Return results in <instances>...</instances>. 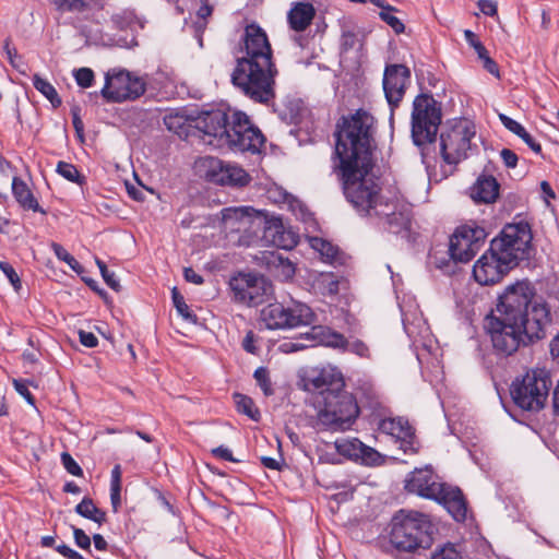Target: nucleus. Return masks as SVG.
Returning a JSON list of instances; mask_svg holds the SVG:
<instances>
[{
  "mask_svg": "<svg viewBox=\"0 0 559 559\" xmlns=\"http://www.w3.org/2000/svg\"><path fill=\"white\" fill-rule=\"evenodd\" d=\"M164 123L168 130L174 131L178 135L182 134V129L185 128V120H183L182 116H179V115L165 116Z\"/></svg>",
  "mask_w": 559,
  "mask_h": 559,
  "instance_id": "obj_44",
  "label": "nucleus"
},
{
  "mask_svg": "<svg viewBox=\"0 0 559 559\" xmlns=\"http://www.w3.org/2000/svg\"><path fill=\"white\" fill-rule=\"evenodd\" d=\"M477 7L487 16H493L498 12L497 3L491 0H478Z\"/></svg>",
  "mask_w": 559,
  "mask_h": 559,
  "instance_id": "obj_55",
  "label": "nucleus"
},
{
  "mask_svg": "<svg viewBox=\"0 0 559 559\" xmlns=\"http://www.w3.org/2000/svg\"><path fill=\"white\" fill-rule=\"evenodd\" d=\"M257 336L252 331H248L243 341L242 347L247 353L257 354L258 347L255 346Z\"/></svg>",
  "mask_w": 559,
  "mask_h": 559,
  "instance_id": "obj_59",
  "label": "nucleus"
},
{
  "mask_svg": "<svg viewBox=\"0 0 559 559\" xmlns=\"http://www.w3.org/2000/svg\"><path fill=\"white\" fill-rule=\"evenodd\" d=\"M305 389L318 392L319 406L314 428L319 431H345L359 415V407L353 396L343 390L341 373L332 368L312 370L305 378Z\"/></svg>",
  "mask_w": 559,
  "mask_h": 559,
  "instance_id": "obj_4",
  "label": "nucleus"
},
{
  "mask_svg": "<svg viewBox=\"0 0 559 559\" xmlns=\"http://www.w3.org/2000/svg\"><path fill=\"white\" fill-rule=\"evenodd\" d=\"M3 48L10 64L16 70L22 71L20 64L16 63V59L19 58L17 51L14 47H11V40L9 38L5 39Z\"/></svg>",
  "mask_w": 559,
  "mask_h": 559,
  "instance_id": "obj_58",
  "label": "nucleus"
},
{
  "mask_svg": "<svg viewBox=\"0 0 559 559\" xmlns=\"http://www.w3.org/2000/svg\"><path fill=\"white\" fill-rule=\"evenodd\" d=\"M76 84L83 88L91 87L94 82V72L90 68H80L74 71Z\"/></svg>",
  "mask_w": 559,
  "mask_h": 559,
  "instance_id": "obj_42",
  "label": "nucleus"
},
{
  "mask_svg": "<svg viewBox=\"0 0 559 559\" xmlns=\"http://www.w3.org/2000/svg\"><path fill=\"white\" fill-rule=\"evenodd\" d=\"M185 280L189 283H193L195 285L203 284V277L198 274L192 267H186L183 271Z\"/></svg>",
  "mask_w": 559,
  "mask_h": 559,
  "instance_id": "obj_63",
  "label": "nucleus"
},
{
  "mask_svg": "<svg viewBox=\"0 0 559 559\" xmlns=\"http://www.w3.org/2000/svg\"><path fill=\"white\" fill-rule=\"evenodd\" d=\"M234 401L236 403L237 411L239 413L248 416L249 418H251L252 420H255V421H258L260 419V412L254 406V402L252 401L251 397L240 394V393H235Z\"/></svg>",
  "mask_w": 559,
  "mask_h": 559,
  "instance_id": "obj_33",
  "label": "nucleus"
},
{
  "mask_svg": "<svg viewBox=\"0 0 559 559\" xmlns=\"http://www.w3.org/2000/svg\"><path fill=\"white\" fill-rule=\"evenodd\" d=\"M301 338L312 341L313 346L324 345L342 350L346 348L347 344V338L343 334L322 325L311 326L308 332L301 333Z\"/></svg>",
  "mask_w": 559,
  "mask_h": 559,
  "instance_id": "obj_23",
  "label": "nucleus"
},
{
  "mask_svg": "<svg viewBox=\"0 0 559 559\" xmlns=\"http://www.w3.org/2000/svg\"><path fill=\"white\" fill-rule=\"evenodd\" d=\"M420 497L431 499L441 504L456 521L467 519L468 507L463 491H416Z\"/></svg>",
  "mask_w": 559,
  "mask_h": 559,
  "instance_id": "obj_20",
  "label": "nucleus"
},
{
  "mask_svg": "<svg viewBox=\"0 0 559 559\" xmlns=\"http://www.w3.org/2000/svg\"><path fill=\"white\" fill-rule=\"evenodd\" d=\"M73 537L75 544L82 549H90L91 547V538L85 534V532L81 528L73 527Z\"/></svg>",
  "mask_w": 559,
  "mask_h": 559,
  "instance_id": "obj_53",
  "label": "nucleus"
},
{
  "mask_svg": "<svg viewBox=\"0 0 559 559\" xmlns=\"http://www.w3.org/2000/svg\"><path fill=\"white\" fill-rule=\"evenodd\" d=\"M79 338L83 346L94 348L98 344V340L94 333L84 330L79 331Z\"/></svg>",
  "mask_w": 559,
  "mask_h": 559,
  "instance_id": "obj_56",
  "label": "nucleus"
},
{
  "mask_svg": "<svg viewBox=\"0 0 559 559\" xmlns=\"http://www.w3.org/2000/svg\"><path fill=\"white\" fill-rule=\"evenodd\" d=\"M250 207L239 206V207H225L222 210V221L224 223H229L234 221H239L246 215H248Z\"/></svg>",
  "mask_w": 559,
  "mask_h": 559,
  "instance_id": "obj_41",
  "label": "nucleus"
},
{
  "mask_svg": "<svg viewBox=\"0 0 559 559\" xmlns=\"http://www.w3.org/2000/svg\"><path fill=\"white\" fill-rule=\"evenodd\" d=\"M344 352H349L360 358H370L369 346L359 338L347 340L346 348Z\"/></svg>",
  "mask_w": 559,
  "mask_h": 559,
  "instance_id": "obj_39",
  "label": "nucleus"
},
{
  "mask_svg": "<svg viewBox=\"0 0 559 559\" xmlns=\"http://www.w3.org/2000/svg\"><path fill=\"white\" fill-rule=\"evenodd\" d=\"M290 206L295 212L296 216L302 222L308 223L309 221L312 219V214L301 202L295 201L290 203Z\"/></svg>",
  "mask_w": 559,
  "mask_h": 559,
  "instance_id": "obj_51",
  "label": "nucleus"
},
{
  "mask_svg": "<svg viewBox=\"0 0 559 559\" xmlns=\"http://www.w3.org/2000/svg\"><path fill=\"white\" fill-rule=\"evenodd\" d=\"M412 139L416 146L433 143L442 120L441 103L431 94L421 93L413 100Z\"/></svg>",
  "mask_w": 559,
  "mask_h": 559,
  "instance_id": "obj_8",
  "label": "nucleus"
},
{
  "mask_svg": "<svg viewBox=\"0 0 559 559\" xmlns=\"http://www.w3.org/2000/svg\"><path fill=\"white\" fill-rule=\"evenodd\" d=\"M461 556L453 545H447L439 551H436L431 559H460Z\"/></svg>",
  "mask_w": 559,
  "mask_h": 559,
  "instance_id": "obj_50",
  "label": "nucleus"
},
{
  "mask_svg": "<svg viewBox=\"0 0 559 559\" xmlns=\"http://www.w3.org/2000/svg\"><path fill=\"white\" fill-rule=\"evenodd\" d=\"M0 270L7 276L11 285L14 287L15 292H19L22 287V283L14 267L5 261H0Z\"/></svg>",
  "mask_w": 559,
  "mask_h": 559,
  "instance_id": "obj_43",
  "label": "nucleus"
},
{
  "mask_svg": "<svg viewBox=\"0 0 559 559\" xmlns=\"http://www.w3.org/2000/svg\"><path fill=\"white\" fill-rule=\"evenodd\" d=\"M51 249H52L55 255L60 261L67 262L71 258V254L60 243L52 242Z\"/></svg>",
  "mask_w": 559,
  "mask_h": 559,
  "instance_id": "obj_64",
  "label": "nucleus"
},
{
  "mask_svg": "<svg viewBox=\"0 0 559 559\" xmlns=\"http://www.w3.org/2000/svg\"><path fill=\"white\" fill-rule=\"evenodd\" d=\"M145 91L146 82L142 78L121 71L112 78L106 75L100 94L108 103H123L138 99Z\"/></svg>",
  "mask_w": 559,
  "mask_h": 559,
  "instance_id": "obj_14",
  "label": "nucleus"
},
{
  "mask_svg": "<svg viewBox=\"0 0 559 559\" xmlns=\"http://www.w3.org/2000/svg\"><path fill=\"white\" fill-rule=\"evenodd\" d=\"M379 15L381 20L385 22L389 26H391L396 34H401L404 32L405 26L402 23V21L394 15V8H392L391 5L388 7V9L381 10Z\"/></svg>",
  "mask_w": 559,
  "mask_h": 559,
  "instance_id": "obj_37",
  "label": "nucleus"
},
{
  "mask_svg": "<svg viewBox=\"0 0 559 559\" xmlns=\"http://www.w3.org/2000/svg\"><path fill=\"white\" fill-rule=\"evenodd\" d=\"M61 463L68 473L79 476L82 474V468L76 463V461L71 456L68 452L61 453Z\"/></svg>",
  "mask_w": 559,
  "mask_h": 559,
  "instance_id": "obj_45",
  "label": "nucleus"
},
{
  "mask_svg": "<svg viewBox=\"0 0 559 559\" xmlns=\"http://www.w3.org/2000/svg\"><path fill=\"white\" fill-rule=\"evenodd\" d=\"M500 157L507 168H515L519 162L518 155L510 148H502Z\"/></svg>",
  "mask_w": 559,
  "mask_h": 559,
  "instance_id": "obj_52",
  "label": "nucleus"
},
{
  "mask_svg": "<svg viewBox=\"0 0 559 559\" xmlns=\"http://www.w3.org/2000/svg\"><path fill=\"white\" fill-rule=\"evenodd\" d=\"M61 14L71 13L76 22L88 21L105 7V0H51Z\"/></svg>",
  "mask_w": 559,
  "mask_h": 559,
  "instance_id": "obj_22",
  "label": "nucleus"
},
{
  "mask_svg": "<svg viewBox=\"0 0 559 559\" xmlns=\"http://www.w3.org/2000/svg\"><path fill=\"white\" fill-rule=\"evenodd\" d=\"M551 380L544 368L532 369L520 380L512 382L510 394L514 404L523 411L538 412L546 403Z\"/></svg>",
  "mask_w": 559,
  "mask_h": 559,
  "instance_id": "obj_9",
  "label": "nucleus"
},
{
  "mask_svg": "<svg viewBox=\"0 0 559 559\" xmlns=\"http://www.w3.org/2000/svg\"><path fill=\"white\" fill-rule=\"evenodd\" d=\"M114 25L118 29H133L136 25L144 28L145 21L139 17L133 10H123L120 13L114 14L111 17Z\"/></svg>",
  "mask_w": 559,
  "mask_h": 559,
  "instance_id": "obj_30",
  "label": "nucleus"
},
{
  "mask_svg": "<svg viewBox=\"0 0 559 559\" xmlns=\"http://www.w3.org/2000/svg\"><path fill=\"white\" fill-rule=\"evenodd\" d=\"M263 239L280 249L292 250L299 241V235L281 217L272 216L265 222Z\"/></svg>",
  "mask_w": 559,
  "mask_h": 559,
  "instance_id": "obj_18",
  "label": "nucleus"
},
{
  "mask_svg": "<svg viewBox=\"0 0 559 559\" xmlns=\"http://www.w3.org/2000/svg\"><path fill=\"white\" fill-rule=\"evenodd\" d=\"M171 298L177 312L188 322L195 323L198 318L189 306L186 304L183 296L177 290L176 287L171 290Z\"/></svg>",
  "mask_w": 559,
  "mask_h": 559,
  "instance_id": "obj_34",
  "label": "nucleus"
},
{
  "mask_svg": "<svg viewBox=\"0 0 559 559\" xmlns=\"http://www.w3.org/2000/svg\"><path fill=\"white\" fill-rule=\"evenodd\" d=\"M308 347H313V343L310 340L301 338V334L292 341H287L281 344L280 348L284 353H295Z\"/></svg>",
  "mask_w": 559,
  "mask_h": 559,
  "instance_id": "obj_40",
  "label": "nucleus"
},
{
  "mask_svg": "<svg viewBox=\"0 0 559 559\" xmlns=\"http://www.w3.org/2000/svg\"><path fill=\"white\" fill-rule=\"evenodd\" d=\"M519 138L535 153L542 155V145L526 131L524 130Z\"/></svg>",
  "mask_w": 559,
  "mask_h": 559,
  "instance_id": "obj_54",
  "label": "nucleus"
},
{
  "mask_svg": "<svg viewBox=\"0 0 559 559\" xmlns=\"http://www.w3.org/2000/svg\"><path fill=\"white\" fill-rule=\"evenodd\" d=\"M96 264L100 271V274L105 281V283L115 292H120L121 285L119 280L117 278L115 272L108 270L106 263L100 259H96Z\"/></svg>",
  "mask_w": 559,
  "mask_h": 559,
  "instance_id": "obj_38",
  "label": "nucleus"
},
{
  "mask_svg": "<svg viewBox=\"0 0 559 559\" xmlns=\"http://www.w3.org/2000/svg\"><path fill=\"white\" fill-rule=\"evenodd\" d=\"M383 91L391 111L399 107L411 83V70L405 64H388L383 73Z\"/></svg>",
  "mask_w": 559,
  "mask_h": 559,
  "instance_id": "obj_15",
  "label": "nucleus"
},
{
  "mask_svg": "<svg viewBox=\"0 0 559 559\" xmlns=\"http://www.w3.org/2000/svg\"><path fill=\"white\" fill-rule=\"evenodd\" d=\"M260 319L269 330H285L311 325L314 313L309 306L301 302H294L292 306L273 302L261 310Z\"/></svg>",
  "mask_w": 559,
  "mask_h": 559,
  "instance_id": "obj_11",
  "label": "nucleus"
},
{
  "mask_svg": "<svg viewBox=\"0 0 559 559\" xmlns=\"http://www.w3.org/2000/svg\"><path fill=\"white\" fill-rule=\"evenodd\" d=\"M437 531L428 514L402 509L393 514L389 523L388 538L395 550L414 554L429 549Z\"/></svg>",
  "mask_w": 559,
  "mask_h": 559,
  "instance_id": "obj_6",
  "label": "nucleus"
},
{
  "mask_svg": "<svg viewBox=\"0 0 559 559\" xmlns=\"http://www.w3.org/2000/svg\"><path fill=\"white\" fill-rule=\"evenodd\" d=\"M362 46V33L357 25L349 22L342 24L340 47L342 52H348Z\"/></svg>",
  "mask_w": 559,
  "mask_h": 559,
  "instance_id": "obj_29",
  "label": "nucleus"
},
{
  "mask_svg": "<svg viewBox=\"0 0 559 559\" xmlns=\"http://www.w3.org/2000/svg\"><path fill=\"white\" fill-rule=\"evenodd\" d=\"M241 41L245 55L236 59L230 83L253 103L267 106L275 99L278 75L267 35L260 25L251 23L246 26Z\"/></svg>",
  "mask_w": 559,
  "mask_h": 559,
  "instance_id": "obj_3",
  "label": "nucleus"
},
{
  "mask_svg": "<svg viewBox=\"0 0 559 559\" xmlns=\"http://www.w3.org/2000/svg\"><path fill=\"white\" fill-rule=\"evenodd\" d=\"M531 234L520 225L506 226L492 239L489 249L477 260L473 275L480 285L499 283L521 260L527 257Z\"/></svg>",
  "mask_w": 559,
  "mask_h": 559,
  "instance_id": "obj_5",
  "label": "nucleus"
},
{
  "mask_svg": "<svg viewBox=\"0 0 559 559\" xmlns=\"http://www.w3.org/2000/svg\"><path fill=\"white\" fill-rule=\"evenodd\" d=\"M337 452L346 457L360 461L366 465H379L382 455L373 448L366 445L357 438H344L335 441Z\"/></svg>",
  "mask_w": 559,
  "mask_h": 559,
  "instance_id": "obj_21",
  "label": "nucleus"
},
{
  "mask_svg": "<svg viewBox=\"0 0 559 559\" xmlns=\"http://www.w3.org/2000/svg\"><path fill=\"white\" fill-rule=\"evenodd\" d=\"M316 15L313 5L309 2H296L287 14L289 27L295 32H304Z\"/></svg>",
  "mask_w": 559,
  "mask_h": 559,
  "instance_id": "obj_26",
  "label": "nucleus"
},
{
  "mask_svg": "<svg viewBox=\"0 0 559 559\" xmlns=\"http://www.w3.org/2000/svg\"><path fill=\"white\" fill-rule=\"evenodd\" d=\"M75 511L83 518L92 520L97 524H102L106 520V514L99 510L92 500L83 499L76 507Z\"/></svg>",
  "mask_w": 559,
  "mask_h": 559,
  "instance_id": "obj_32",
  "label": "nucleus"
},
{
  "mask_svg": "<svg viewBox=\"0 0 559 559\" xmlns=\"http://www.w3.org/2000/svg\"><path fill=\"white\" fill-rule=\"evenodd\" d=\"M499 119L506 129L518 136L525 130V128L520 122L504 114H500Z\"/></svg>",
  "mask_w": 559,
  "mask_h": 559,
  "instance_id": "obj_47",
  "label": "nucleus"
},
{
  "mask_svg": "<svg viewBox=\"0 0 559 559\" xmlns=\"http://www.w3.org/2000/svg\"><path fill=\"white\" fill-rule=\"evenodd\" d=\"M34 87L41 93L52 105L53 108H58L61 105V98L59 97L53 85L46 79H43L38 74L33 76Z\"/></svg>",
  "mask_w": 559,
  "mask_h": 559,
  "instance_id": "obj_31",
  "label": "nucleus"
},
{
  "mask_svg": "<svg viewBox=\"0 0 559 559\" xmlns=\"http://www.w3.org/2000/svg\"><path fill=\"white\" fill-rule=\"evenodd\" d=\"M206 178L214 183L230 187H245L251 178L249 174L237 165L226 164L218 158L207 160Z\"/></svg>",
  "mask_w": 559,
  "mask_h": 559,
  "instance_id": "obj_17",
  "label": "nucleus"
},
{
  "mask_svg": "<svg viewBox=\"0 0 559 559\" xmlns=\"http://www.w3.org/2000/svg\"><path fill=\"white\" fill-rule=\"evenodd\" d=\"M212 454L215 457L222 459L224 461L235 462V459L233 457L231 451L228 448L224 447V445H221V447H217V448L213 449L212 450Z\"/></svg>",
  "mask_w": 559,
  "mask_h": 559,
  "instance_id": "obj_62",
  "label": "nucleus"
},
{
  "mask_svg": "<svg viewBox=\"0 0 559 559\" xmlns=\"http://www.w3.org/2000/svg\"><path fill=\"white\" fill-rule=\"evenodd\" d=\"M487 238L485 228L475 223L457 227L450 238L449 253L452 260L469 262L481 249Z\"/></svg>",
  "mask_w": 559,
  "mask_h": 559,
  "instance_id": "obj_12",
  "label": "nucleus"
},
{
  "mask_svg": "<svg viewBox=\"0 0 559 559\" xmlns=\"http://www.w3.org/2000/svg\"><path fill=\"white\" fill-rule=\"evenodd\" d=\"M404 489H451L445 484L438 481V476L435 475L430 467L415 469L406 479ZM454 489H460L455 487Z\"/></svg>",
  "mask_w": 559,
  "mask_h": 559,
  "instance_id": "obj_25",
  "label": "nucleus"
},
{
  "mask_svg": "<svg viewBox=\"0 0 559 559\" xmlns=\"http://www.w3.org/2000/svg\"><path fill=\"white\" fill-rule=\"evenodd\" d=\"M266 259V265L270 272L282 282L289 281L294 277L296 269L294 263L282 254L270 253Z\"/></svg>",
  "mask_w": 559,
  "mask_h": 559,
  "instance_id": "obj_28",
  "label": "nucleus"
},
{
  "mask_svg": "<svg viewBox=\"0 0 559 559\" xmlns=\"http://www.w3.org/2000/svg\"><path fill=\"white\" fill-rule=\"evenodd\" d=\"M211 122L216 124L209 134L224 139L230 148L252 154L261 152L265 138L257 127L251 124L245 112L234 111L229 116L218 111L211 116Z\"/></svg>",
  "mask_w": 559,
  "mask_h": 559,
  "instance_id": "obj_7",
  "label": "nucleus"
},
{
  "mask_svg": "<svg viewBox=\"0 0 559 559\" xmlns=\"http://www.w3.org/2000/svg\"><path fill=\"white\" fill-rule=\"evenodd\" d=\"M56 550L67 559H84V557L76 550L70 548L68 545L62 544L56 547Z\"/></svg>",
  "mask_w": 559,
  "mask_h": 559,
  "instance_id": "obj_61",
  "label": "nucleus"
},
{
  "mask_svg": "<svg viewBox=\"0 0 559 559\" xmlns=\"http://www.w3.org/2000/svg\"><path fill=\"white\" fill-rule=\"evenodd\" d=\"M500 185L491 175H480L471 187V198L476 203H493L499 197Z\"/></svg>",
  "mask_w": 559,
  "mask_h": 559,
  "instance_id": "obj_24",
  "label": "nucleus"
},
{
  "mask_svg": "<svg viewBox=\"0 0 559 559\" xmlns=\"http://www.w3.org/2000/svg\"><path fill=\"white\" fill-rule=\"evenodd\" d=\"M57 173L62 176L64 179L71 181V182H74V183H78L80 186H82L83 183H85V177L82 176L78 168L70 164V163H67V162H59L57 164Z\"/></svg>",
  "mask_w": 559,
  "mask_h": 559,
  "instance_id": "obj_35",
  "label": "nucleus"
},
{
  "mask_svg": "<svg viewBox=\"0 0 559 559\" xmlns=\"http://www.w3.org/2000/svg\"><path fill=\"white\" fill-rule=\"evenodd\" d=\"M230 288L237 301L255 307L273 294L272 284L262 275L240 273L230 280Z\"/></svg>",
  "mask_w": 559,
  "mask_h": 559,
  "instance_id": "obj_13",
  "label": "nucleus"
},
{
  "mask_svg": "<svg viewBox=\"0 0 559 559\" xmlns=\"http://www.w3.org/2000/svg\"><path fill=\"white\" fill-rule=\"evenodd\" d=\"M476 136L475 124L468 119H460L440 135L442 159L449 165H457L468 158L477 145L472 143Z\"/></svg>",
  "mask_w": 559,
  "mask_h": 559,
  "instance_id": "obj_10",
  "label": "nucleus"
},
{
  "mask_svg": "<svg viewBox=\"0 0 559 559\" xmlns=\"http://www.w3.org/2000/svg\"><path fill=\"white\" fill-rule=\"evenodd\" d=\"M253 377L258 385L263 391L264 395L271 396L274 394L272 382L269 376V370L265 367H259L258 369H255Z\"/></svg>",
  "mask_w": 559,
  "mask_h": 559,
  "instance_id": "obj_36",
  "label": "nucleus"
},
{
  "mask_svg": "<svg viewBox=\"0 0 559 559\" xmlns=\"http://www.w3.org/2000/svg\"><path fill=\"white\" fill-rule=\"evenodd\" d=\"M335 170L346 200L361 216L373 218L388 199L381 194L374 166V118L364 109L342 117L335 130Z\"/></svg>",
  "mask_w": 559,
  "mask_h": 559,
  "instance_id": "obj_1",
  "label": "nucleus"
},
{
  "mask_svg": "<svg viewBox=\"0 0 559 559\" xmlns=\"http://www.w3.org/2000/svg\"><path fill=\"white\" fill-rule=\"evenodd\" d=\"M81 108L79 106H74L71 108L72 116V124L75 130L78 138L83 141L84 140V123L81 119Z\"/></svg>",
  "mask_w": 559,
  "mask_h": 559,
  "instance_id": "obj_46",
  "label": "nucleus"
},
{
  "mask_svg": "<svg viewBox=\"0 0 559 559\" xmlns=\"http://www.w3.org/2000/svg\"><path fill=\"white\" fill-rule=\"evenodd\" d=\"M496 311L485 318V330L493 354L501 358L546 338L555 320L550 305L536 296L528 281L507 286Z\"/></svg>",
  "mask_w": 559,
  "mask_h": 559,
  "instance_id": "obj_2",
  "label": "nucleus"
},
{
  "mask_svg": "<svg viewBox=\"0 0 559 559\" xmlns=\"http://www.w3.org/2000/svg\"><path fill=\"white\" fill-rule=\"evenodd\" d=\"M381 206L382 207L378 209L379 212H377L372 219H378L380 223H383L392 234L408 237L412 219L411 209L389 199Z\"/></svg>",
  "mask_w": 559,
  "mask_h": 559,
  "instance_id": "obj_16",
  "label": "nucleus"
},
{
  "mask_svg": "<svg viewBox=\"0 0 559 559\" xmlns=\"http://www.w3.org/2000/svg\"><path fill=\"white\" fill-rule=\"evenodd\" d=\"M465 40L471 45L477 52L478 58L483 57L487 52L486 47L478 40L476 34L471 29L464 31Z\"/></svg>",
  "mask_w": 559,
  "mask_h": 559,
  "instance_id": "obj_48",
  "label": "nucleus"
},
{
  "mask_svg": "<svg viewBox=\"0 0 559 559\" xmlns=\"http://www.w3.org/2000/svg\"><path fill=\"white\" fill-rule=\"evenodd\" d=\"M121 466L116 464L110 474V489H121Z\"/></svg>",
  "mask_w": 559,
  "mask_h": 559,
  "instance_id": "obj_60",
  "label": "nucleus"
},
{
  "mask_svg": "<svg viewBox=\"0 0 559 559\" xmlns=\"http://www.w3.org/2000/svg\"><path fill=\"white\" fill-rule=\"evenodd\" d=\"M379 430L393 437L400 443V448L404 453H416L415 431L409 423L402 418H384L379 423Z\"/></svg>",
  "mask_w": 559,
  "mask_h": 559,
  "instance_id": "obj_19",
  "label": "nucleus"
},
{
  "mask_svg": "<svg viewBox=\"0 0 559 559\" xmlns=\"http://www.w3.org/2000/svg\"><path fill=\"white\" fill-rule=\"evenodd\" d=\"M13 385L16 392L22 395L29 405H35V397L28 390L27 382L24 380H13Z\"/></svg>",
  "mask_w": 559,
  "mask_h": 559,
  "instance_id": "obj_49",
  "label": "nucleus"
},
{
  "mask_svg": "<svg viewBox=\"0 0 559 559\" xmlns=\"http://www.w3.org/2000/svg\"><path fill=\"white\" fill-rule=\"evenodd\" d=\"M479 59L483 61L484 68L486 71H488L490 74L495 75L496 78H500L499 67L497 62L489 57L488 51L483 55V57H479Z\"/></svg>",
  "mask_w": 559,
  "mask_h": 559,
  "instance_id": "obj_57",
  "label": "nucleus"
},
{
  "mask_svg": "<svg viewBox=\"0 0 559 559\" xmlns=\"http://www.w3.org/2000/svg\"><path fill=\"white\" fill-rule=\"evenodd\" d=\"M12 194L16 202L24 209V210H32L34 212H40L45 214L46 212L40 207L37 200L34 198L32 191L27 187V185L24 182L23 179L15 176L12 179Z\"/></svg>",
  "mask_w": 559,
  "mask_h": 559,
  "instance_id": "obj_27",
  "label": "nucleus"
}]
</instances>
